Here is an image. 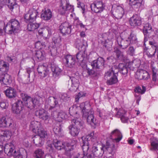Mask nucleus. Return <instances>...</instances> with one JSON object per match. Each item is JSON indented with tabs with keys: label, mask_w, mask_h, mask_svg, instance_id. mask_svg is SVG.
<instances>
[{
	"label": "nucleus",
	"mask_w": 158,
	"mask_h": 158,
	"mask_svg": "<svg viewBox=\"0 0 158 158\" xmlns=\"http://www.w3.org/2000/svg\"><path fill=\"white\" fill-rule=\"evenodd\" d=\"M86 94V93L84 92L81 91L79 92L78 94L75 96V102H78L79 99L81 98L85 97Z\"/></svg>",
	"instance_id": "53"
},
{
	"label": "nucleus",
	"mask_w": 158,
	"mask_h": 158,
	"mask_svg": "<svg viewBox=\"0 0 158 158\" xmlns=\"http://www.w3.org/2000/svg\"><path fill=\"white\" fill-rule=\"evenodd\" d=\"M137 40L136 35L134 34L133 31H131L129 35V37L128 38V40H127L130 45L136 43L137 42Z\"/></svg>",
	"instance_id": "40"
},
{
	"label": "nucleus",
	"mask_w": 158,
	"mask_h": 158,
	"mask_svg": "<svg viewBox=\"0 0 158 158\" xmlns=\"http://www.w3.org/2000/svg\"><path fill=\"white\" fill-rule=\"evenodd\" d=\"M0 127L13 128L14 127L13 121L10 118L6 119L5 117H2L0 118Z\"/></svg>",
	"instance_id": "16"
},
{
	"label": "nucleus",
	"mask_w": 158,
	"mask_h": 158,
	"mask_svg": "<svg viewBox=\"0 0 158 158\" xmlns=\"http://www.w3.org/2000/svg\"><path fill=\"white\" fill-rule=\"evenodd\" d=\"M67 4V0H61L60 6L58 8V12L61 15H64L67 13L65 7Z\"/></svg>",
	"instance_id": "33"
},
{
	"label": "nucleus",
	"mask_w": 158,
	"mask_h": 158,
	"mask_svg": "<svg viewBox=\"0 0 158 158\" xmlns=\"http://www.w3.org/2000/svg\"><path fill=\"white\" fill-rule=\"evenodd\" d=\"M135 49L133 46H130L129 47L127 52L131 56L135 55Z\"/></svg>",
	"instance_id": "61"
},
{
	"label": "nucleus",
	"mask_w": 158,
	"mask_h": 158,
	"mask_svg": "<svg viewBox=\"0 0 158 158\" xmlns=\"http://www.w3.org/2000/svg\"><path fill=\"white\" fill-rule=\"evenodd\" d=\"M73 124L68 127L69 133L73 136L78 135L80 129L84 127V124L80 118H76L72 120Z\"/></svg>",
	"instance_id": "7"
},
{
	"label": "nucleus",
	"mask_w": 158,
	"mask_h": 158,
	"mask_svg": "<svg viewBox=\"0 0 158 158\" xmlns=\"http://www.w3.org/2000/svg\"><path fill=\"white\" fill-rule=\"evenodd\" d=\"M142 23L141 18L138 15H135L131 17L129 20V23L131 26L134 27L140 26Z\"/></svg>",
	"instance_id": "18"
},
{
	"label": "nucleus",
	"mask_w": 158,
	"mask_h": 158,
	"mask_svg": "<svg viewBox=\"0 0 158 158\" xmlns=\"http://www.w3.org/2000/svg\"><path fill=\"white\" fill-rule=\"evenodd\" d=\"M113 15L116 19H121L124 14V10L121 6H117L114 11L112 12Z\"/></svg>",
	"instance_id": "19"
},
{
	"label": "nucleus",
	"mask_w": 158,
	"mask_h": 158,
	"mask_svg": "<svg viewBox=\"0 0 158 158\" xmlns=\"http://www.w3.org/2000/svg\"><path fill=\"white\" fill-rule=\"evenodd\" d=\"M77 108L76 107L74 108L72 107L69 108V113L71 115L74 116L75 114H78V112L76 111Z\"/></svg>",
	"instance_id": "58"
},
{
	"label": "nucleus",
	"mask_w": 158,
	"mask_h": 158,
	"mask_svg": "<svg viewBox=\"0 0 158 158\" xmlns=\"http://www.w3.org/2000/svg\"><path fill=\"white\" fill-rule=\"evenodd\" d=\"M69 82L71 83L70 85L71 87H69L70 84H68V87L70 90H74L75 88L77 89L79 83V80L74 77H70V80L69 81Z\"/></svg>",
	"instance_id": "25"
},
{
	"label": "nucleus",
	"mask_w": 158,
	"mask_h": 158,
	"mask_svg": "<svg viewBox=\"0 0 158 158\" xmlns=\"http://www.w3.org/2000/svg\"><path fill=\"white\" fill-rule=\"evenodd\" d=\"M45 52L40 50L36 51L34 57L37 60L39 61L43 60L45 57Z\"/></svg>",
	"instance_id": "35"
},
{
	"label": "nucleus",
	"mask_w": 158,
	"mask_h": 158,
	"mask_svg": "<svg viewBox=\"0 0 158 158\" xmlns=\"http://www.w3.org/2000/svg\"><path fill=\"white\" fill-rule=\"evenodd\" d=\"M142 1L143 0H129L130 4L134 6V8H136L141 6Z\"/></svg>",
	"instance_id": "48"
},
{
	"label": "nucleus",
	"mask_w": 158,
	"mask_h": 158,
	"mask_svg": "<svg viewBox=\"0 0 158 158\" xmlns=\"http://www.w3.org/2000/svg\"><path fill=\"white\" fill-rule=\"evenodd\" d=\"M47 104L45 105V109L51 112V115L54 118H57L56 121L62 123L63 120L66 118V114L60 110L61 104L59 102V98L54 97L50 96L46 102Z\"/></svg>",
	"instance_id": "2"
},
{
	"label": "nucleus",
	"mask_w": 158,
	"mask_h": 158,
	"mask_svg": "<svg viewBox=\"0 0 158 158\" xmlns=\"http://www.w3.org/2000/svg\"><path fill=\"white\" fill-rule=\"evenodd\" d=\"M151 146L152 150L158 151V139L155 138H152L151 140Z\"/></svg>",
	"instance_id": "45"
},
{
	"label": "nucleus",
	"mask_w": 158,
	"mask_h": 158,
	"mask_svg": "<svg viewBox=\"0 0 158 158\" xmlns=\"http://www.w3.org/2000/svg\"><path fill=\"white\" fill-rule=\"evenodd\" d=\"M12 135L11 132L8 130H0V153L4 150L5 153L9 156H13L14 158H23V151H26L23 149L16 150L14 145L11 143H4L2 141L7 140Z\"/></svg>",
	"instance_id": "1"
},
{
	"label": "nucleus",
	"mask_w": 158,
	"mask_h": 158,
	"mask_svg": "<svg viewBox=\"0 0 158 158\" xmlns=\"http://www.w3.org/2000/svg\"><path fill=\"white\" fill-rule=\"evenodd\" d=\"M114 52L115 54L117 60L123 61L124 60V57L123 52L117 48H115L114 49Z\"/></svg>",
	"instance_id": "37"
},
{
	"label": "nucleus",
	"mask_w": 158,
	"mask_h": 158,
	"mask_svg": "<svg viewBox=\"0 0 158 158\" xmlns=\"http://www.w3.org/2000/svg\"><path fill=\"white\" fill-rule=\"evenodd\" d=\"M83 141V145H82V148L83 152V155H87V152L89 150V146L92 140L90 141L88 140L89 138L86 139L84 138L83 137L82 138Z\"/></svg>",
	"instance_id": "26"
},
{
	"label": "nucleus",
	"mask_w": 158,
	"mask_h": 158,
	"mask_svg": "<svg viewBox=\"0 0 158 158\" xmlns=\"http://www.w3.org/2000/svg\"><path fill=\"white\" fill-rule=\"evenodd\" d=\"M63 61L66 67L70 68L73 67L75 63V58L70 55L65 56Z\"/></svg>",
	"instance_id": "20"
},
{
	"label": "nucleus",
	"mask_w": 158,
	"mask_h": 158,
	"mask_svg": "<svg viewBox=\"0 0 158 158\" xmlns=\"http://www.w3.org/2000/svg\"><path fill=\"white\" fill-rule=\"evenodd\" d=\"M52 16V13L50 9H44L41 12V18L45 20H48L51 19Z\"/></svg>",
	"instance_id": "28"
},
{
	"label": "nucleus",
	"mask_w": 158,
	"mask_h": 158,
	"mask_svg": "<svg viewBox=\"0 0 158 158\" xmlns=\"http://www.w3.org/2000/svg\"><path fill=\"white\" fill-rule=\"evenodd\" d=\"M156 48H150L149 49L144 48L143 51L144 56H147L149 58H152L154 57L156 51Z\"/></svg>",
	"instance_id": "27"
},
{
	"label": "nucleus",
	"mask_w": 158,
	"mask_h": 158,
	"mask_svg": "<svg viewBox=\"0 0 158 158\" xmlns=\"http://www.w3.org/2000/svg\"><path fill=\"white\" fill-rule=\"evenodd\" d=\"M129 35L126 32L124 31L122 33L120 37L118 38H121L123 40H128Z\"/></svg>",
	"instance_id": "60"
},
{
	"label": "nucleus",
	"mask_w": 158,
	"mask_h": 158,
	"mask_svg": "<svg viewBox=\"0 0 158 158\" xmlns=\"http://www.w3.org/2000/svg\"><path fill=\"white\" fill-rule=\"evenodd\" d=\"M35 114L36 116L43 120H47L49 118V114L44 109L36 110Z\"/></svg>",
	"instance_id": "24"
},
{
	"label": "nucleus",
	"mask_w": 158,
	"mask_h": 158,
	"mask_svg": "<svg viewBox=\"0 0 158 158\" xmlns=\"http://www.w3.org/2000/svg\"><path fill=\"white\" fill-rule=\"evenodd\" d=\"M66 10L67 13H68L69 12H72L74 10V8L73 6L69 4L67 1V4L65 6Z\"/></svg>",
	"instance_id": "54"
},
{
	"label": "nucleus",
	"mask_w": 158,
	"mask_h": 158,
	"mask_svg": "<svg viewBox=\"0 0 158 158\" xmlns=\"http://www.w3.org/2000/svg\"><path fill=\"white\" fill-rule=\"evenodd\" d=\"M83 74V76L86 77L90 78L97 76L98 73L97 72L94 71L93 69H90L86 66Z\"/></svg>",
	"instance_id": "21"
},
{
	"label": "nucleus",
	"mask_w": 158,
	"mask_h": 158,
	"mask_svg": "<svg viewBox=\"0 0 158 158\" xmlns=\"http://www.w3.org/2000/svg\"><path fill=\"white\" fill-rule=\"evenodd\" d=\"M46 45L45 43L44 42H41L40 41H38L36 42L35 44V47L37 49H41L42 48L45 47Z\"/></svg>",
	"instance_id": "52"
},
{
	"label": "nucleus",
	"mask_w": 158,
	"mask_h": 158,
	"mask_svg": "<svg viewBox=\"0 0 158 158\" xmlns=\"http://www.w3.org/2000/svg\"><path fill=\"white\" fill-rule=\"evenodd\" d=\"M77 140L75 139H71L69 142L65 143V151L70 152L73 150L74 147L76 146Z\"/></svg>",
	"instance_id": "29"
},
{
	"label": "nucleus",
	"mask_w": 158,
	"mask_h": 158,
	"mask_svg": "<svg viewBox=\"0 0 158 158\" xmlns=\"http://www.w3.org/2000/svg\"><path fill=\"white\" fill-rule=\"evenodd\" d=\"M44 152L41 149L38 148L34 152V156L35 158H44Z\"/></svg>",
	"instance_id": "46"
},
{
	"label": "nucleus",
	"mask_w": 158,
	"mask_h": 158,
	"mask_svg": "<svg viewBox=\"0 0 158 158\" xmlns=\"http://www.w3.org/2000/svg\"><path fill=\"white\" fill-rule=\"evenodd\" d=\"M75 45L76 48L78 50L85 51L87 45L86 42L85 41L82 43L80 40L78 39L76 40L75 43Z\"/></svg>",
	"instance_id": "31"
},
{
	"label": "nucleus",
	"mask_w": 158,
	"mask_h": 158,
	"mask_svg": "<svg viewBox=\"0 0 158 158\" xmlns=\"http://www.w3.org/2000/svg\"><path fill=\"white\" fill-rule=\"evenodd\" d=\"M37 131L38 133V135H37L39 136L41 138L44 139V138L47 135L46 131L41 128L38 129Z\"/></svg>",
	"instance_id": "51"
},
{
	"label": "nucleus",
	"mask_w": 158,
	"mask_h": 158,
	"mask_svg": "<svg viewBox=\"0 0 158 158\" xmlns=\"http://www.w3.org/2000/svg\"><path fill=\"white\" fill-rule=\"evenodd\" d=\"M8 103L6 100L0 102V107L2 109H6L8 108Z\"/></svg>",
	"instance_id": "55"
},
{
	"label": "nucleus",
	"mask_w": 158,
	"mask_h": 158,
	"mask_svg": "<svg viewBox=\"0 0 158 158\" xmlns=\"http://www.w3.org/2000/svg\"><path fill=\"white\" fill-rule=\"evenodd\" d=\"M123 135L120 131L116 129L111 132L110 135V139L108 141L111 142L114 145V143H118L122 139Z\"/></svg>",
	"instance_id": "10"
},
{
	"label": "nucleus",
	"mask_w": 158,
	"mask_h": 158,
	"mask_svg": "<svg viewBox=\"0 0 158 158\" xmlns=\"http://www.w3.org/2000/svg\"><path fill=\"white\" fill-rule=\"evenodd\" d=\"M62 123L56 121V124L53 126V131L55 134H58L61 133Z\"/></svg>",
	"instance_id": "39"
},
{
	"label": "nucleus",
	"mask_w": 158,
	"mask_h": 158,
	"mask_svg": "<svg viewBox=\"0 0 158 158\" xmlns=\"http://www.w3.org/2000/svg\"><path fill=\"white\" fill-rule=\"evenodd\" d=\"M53 145L56 148L59 150L62 149H64L65 150V145L61 141L57 140L56 142H54Z\"/></svg>",
	"instance_id": "44"
},
{
	"label": "nucleus",
	"mask_w": 158,
	"mask_h": 158,
	"mask_svg": "<svg viewBox=\"0 0 158 158\" xmlns=\"http://www.w3.org/2000/svg\"><path fill=\"white\" fill-rule=\"evenodd\" d=\"M49 67L52 72L53 75L55 77H58L60 73L61 70L58 66L54 63L49 64Z\"/></svg>",
	"instance_id": "23"
},
{
	"label": "nucleus",
	"mask_w": 158,
	"mask_h": 158,
	"mask_svg": "<svg viewBox=\"0 0 158 158\" xmlns=\"http://www.w3.org/2000/svg\"><path fill=\"white\" fill-rule=\"evenodd\" d=\"M61 99L64 101H68L69 100L70 96L66 93H62L61 94Z\"/></svg>",
	"instance_id": "59"
},
{
	"label": "nucleus",
	"mask_w": 158,
	"mask_h": 158,
	"mask_svg": "<svg viewBox=\"0 0 158 158\" xmlns=\"http://www.w3.org/2000/svg\"><path fill=\"white\" fill-rule=\"evenodd\" d=\"M126 112L122 110H119L117 112L116 116L118 118H121L125 115Z\"/></svg>",
	"instance_id": "62"
},
{
	"label": "nucleus",
	"mask_w": 158,
	"mask_h": 158,
	"mask_svg": "<svg viewBox=\"0 0 158 158\" xmlns=\"http://www.w3.org/2000/svg\"><path fill=\"white\" fill-rule=\"evenodd\" d=\"M20 95L21 98L24 102L25 106L28 108L31 109H33L32 98L23 92L21 93Z\"/></svg>",
	"instance_id": "14"
},
{
	"label": "nucleus",
	"mask_w": 158,
	"mask_h": 158,
	"mask_svg": "<svg viewBox=\"0 0 158 158\" xmlns=\"http://www.w3.org/2000/svg\"><path fill=\"white\" fill-rule=\"evenodd\" d=\"M37 14L38 12L36 10L29 11L28 13L24 15V18L25 21L27 23H28L34 21L36 19Z\"/></svg>",
	"instance_id": "17"
},
{
	"label": "nucleus",
	"mask_w": 158,
	"mask_h": 158,
	"mask_svg": "<svg viewBox=\"0 0 158 158\" xmlns=\"http://www.w3.org/2000/svg\"><path fill=\"white\" fill-rule=\"evenodd\" d=\"M45 29L43 28H39L38 29L36 30V32H37L38 35L41 36H43V32L44 31Z\"/></svg>",
	"instance_id": "63"
},
{
	"label": "nucleus",
	"mask_w": 158,
	"mask_h": 158,
	"mask_svg": "<svg viewBox=\"0 0 158 158\" xmlns=\"http://www.w3.org/2000/svg\"><path fill=\"white\" fill-rule=\"evenodd\" d=\"M115 145L110 141H107L105 144H102L100 150H98V148L95 146L92 147V152L94 155L96 157H101L103 156L104 151H107L111 155L114 153Z\"/></svg>",
	"instance_id": "5"
},
{
	"label": "nucleus",
	"mask_w": 158,
	"mask_h": 158,
	"mask_svg": "<svg viewBox=\"0 0 158 158\" xmlns=\"http://www.w3.org/2000/svg\"><path fill=\"white\" fill-rule=\"evenodd\" d=\"M6 4L10 10L17 7V4L15 0H6Z\"/></svg>",
	"instance_id": "42"
},
{
	"label": "nucleus",
	"mask_w": 158,
	"mask_h": 158,
	"mask_svg": "<svg viewBox=\"0 0 158 158\" xmlns=\"http://www.w3.org/2000/svg\"><path fill=\"white\" fill-rule=\"evenodd\" d=\"M32 102L33 103V108H37V106H40V103L39 99L35 98L34 99L32 98Z\"/></svg>",
	"instance_id": "56"
},
{
	"label": "nucleus",
	"mask_w": 158,
	"mask_h": 158,
	"mask_svg": "<svg viewBox=\"0 0 158 158\" xmlns=\"http://www.w3.org/2000/svg\"><path fill=\"white\" fill-rule=\"evenodd\" d=\"M81 51H83L79 50V52L76 55V58L78 61H82L84 59V56L83 55L82 52Z\"/></svg>",
	"instance_id": "57"
},
{
	"label": "nucleus",
	"mask_w": 158,
	"mask_h": 158,
	"mask_svg": "<svg viewBox=\"0 0 158 158\" xmlns=\"http://www.w3.org/2000/svg\"><path fill=\"white\" fill-rule=\"evenodd\" d=\"M29 23L27 25V29L29 31H36V29L39 27L40 25L37 23H33L32 22Z\"/></svg>",
	"instance_id": "43"
},
{
	"label": "nucleus",
	"mask_w": 158,
	"mask_h": 158,
	"mask_svg": "<svg viewBox=\"0 0 158 158\" xmlns=\"http://www.w3.org/2000/svg\"><path fill=\"white\" fill-rule=\"evenodd\" d=\"M114 52L115 54L117 60L123 61L124 60V57L123 52L117 48H115L114 49Z\"/></svg>",
	"instance_id": "36"
},
{
	"label": "nucleus",
	"mask_w": 158,
	"mask_h": 158,
	"mask_svg": "<svg viewBox=\"0 0 158 158\" xmlns=\"http://www.w3.org/2000/svg\"><path fill=\"white\" fill-rule=\"evenodd\" d=\"M83 117L87 118V121L91 125L95 126L97 123L94 116V112L91 109V106L88 102L81 103L79 107Z\"/></svg>",
	"instance_id": "4"
},
{
	"label": "nucleus",
	"mask_w": 158,
	"mask_h": 158,
	"mask_svg": "<svg viewBox=\"0 0 158 158\" xmlns=\"http://www.w3.org/2000/svg\"><path fill=\"white\" fill-rule=\"evenodd\" d=\"M34 75V72L32 70V69L28 68L27 69L26 72L24 74L25 80L28 81H30V77L31 76V77H33Z\"/></svg>",
	"instance_id": "41"
},
{
	"label": "nucleus",
	"mask_w": 158,
	"mask_h": 158,
	"mask_svg": "<svg viewBox=\"0 0 158 158\" xmlns=\"http://www.w3.org/2000/svg\"><path fill=\"white\" fill-rule=\"evenodd\" d=\"M3 29L5 32L7 31V33L12 34L17 32L20 30V23L15 19H12L8 22L6 24H5Z\"/></svg>",
	"instance_id": "8"
},
{
	"label": "nucleus",
	"mask_w": 158,
	"mask_h": 158,
	"mask_svg": "<svg viewBox=\"0 0 158 158\" xmlns=\"http://www.w3.org/2000/svg\"><path fill=\"white\" fill-rule=\"evenodd\" d=\"M149 75L148 72L143 70H138L135 76L136 78L139 80L148 79Z\"/></svg>",
	"instance_id": "22"
},
{
	"label": "nucleus",
	"mask_w": 158,
	"mask_h": 158,
	"mask_svg": "<svg viewBox=\"0 0 158 158\" xmlns=\"http://www.w3.org/2000/svg\"><path fill=\"white\" fill-rule=\"evenodd\" d=\"M5 94L6 96L8 98H12L16 97L17 92L15 89L10 87L5 91Z\"/></svg>",
	"instance_id": "32"
},
{
	"label": "nucleus",
	"mask_w": 158,
	"mask_h": 158,
	"mask_svg": "<svg viewBox=\"0 0 158 158\" xmlns=\"http://www.w3.org/2000/svg\"><path fill=\"white\" fill-rule=\"evenodd\" d=\"M72 26V25L67 22H64L61 24L59 27V30L63 35H69L71 33Z\"/></svg>",
	"instance_id": "13"
},
{
	"label": "nucleus",
	"mask_w": 158,
	"mask_h": 158,
	"mask_svg": "<svg viewBox=\"0 0 158 158\" xmlns=\"http://www.w3.org/2000/svg\"><path fill=\"white\" fill-rule=\"evenodd\" d=\"M40 123L39 122L36 121H32L31 122L30 126L33 129V130H37L40 127Z\"/></svg>",
	"instance_id": "47"
},
{
	"label": "nucleus",
	"mask_w": 158,
	"mask_h": 158,
	"mask_svg": "<svg viewBox=\"0 0 158 158\" xmlns=\"http://www.w3.org/2000/svg\"><path fill=\"white\" fill-rule=\"evenodd\" d=\"M105 60L102 57H99L96 60H93L91 63L92 69H102L104 68Z\"/></svg>",
	"instance_id": "15"
},
{
	"label": "nucleus",
	"mask_w": 158,
	"mask_h": 158,
	"mask_svg": "<svg viewBox=\"0 0 158 158\" xmlns=\"http://www.w3.org/2000/svg\"><path fill=\"white\" fill-rule=\"evenodd\" d=\"M24 109V103L20 99L17 100L12 105V110L14 114H22Z\"/></svg>",
	"instance_id": "9"
},
{
	"label": "nucleus",
	"mask_w": 158,
	"mask_h": 158,
	"mask_svg": "<svg viewBox=\"0 0 158 158\" xmlns=\"http://www.w3.org/2000/svg\"><path fill=\"white\" fill-rule=\"evenodd\" d=\"M116 41L120 48L125 49L130 45L127 40H123L121 38H117Z\"/></svg>",
	"instance_id": "30"
},
{
	"label": "nucleus",
	"mask_w": 158,
	"mask_h": 158,
	"mask_svg": "<svg viewBox=\"0 0 158 158\" xmlns=\"http://www.w3.org/2000/svg\"><path fill=\"white\" fill-rule=\"evenodd\" d=\"M114 52L115 54L117 60L123 61L124 60V57L123 52L117 48H115L114 49Z\"/></svg>",
	"instance_id": "38"
},
{
	"label": "nucleus",
	"mask_w": 158,
	"mask_h": 158,
	"mask_svg": "<svg viewBox=\"0 0 158 158\" xmlns=\"http://www.w3.org/2000/svg\"><path fill=\"white\" fill-rule=\"evenodd\" d=\"M53 144H52L51 143L48 144L47 145L46 148L49 151L50 153L53 152Z\"/></svg>",
	"instance_id": "64"
},
{
	"label": "nucleus",
	"mask_w": 158,
	"mask_h": 158,
	"mask_svg": "<svg viewBox=\"0 0 158 158\" xmlns=\"http://www.w3.org/2000/svg\"><path fill=\"white\" fill-rule=\"evenodd\" d=\"M9 69V65L5 62L0 61V83L2 85H7L10 83V76L7 73Z\"/></svg>",
	"instance_id": "6"
},
{
	"label": "nucleus",
	"mask_w": 158,
	"mask_h": 158,
	"mask_svg": "<svg viewBox=\"0 0 158 158\" xmlns=\"http://www.w3.org/2000/svg\"><path fill=\"white\" fill-rule=\"evenodd\" d=\"M90 6L92 11L95 13H98L103 10L105 5L101 1H96L91 4Z\"/></svg>",
	"instance_id": "12"
},
{
	"label": "nucleus",
	"mask_w": 158,
	"mask_h": 158,
	"mask_svg": "<svg viewBox=\"0 0 158 158\" xmlns=\"http://www.w3.org/2000/svg\"><path fill=\"white\" fill-rule=\"evenodd\" d=\"M49 65L44 63L39 65L37 70L40 78H43L48 76L49 73Z\"/></svg>",
	"instance_id": "11"
},
{
	"label": "nucleus",
	"mask_w": 158,
	"mask_h": 158,
	"mask_svg": "<svg viewBox=\"0 0 158 158\" xmlns=\"http://www.w3.org/2000/svg\"><path fill=\"white\" fill-rule=\"evenodd\" d=\"M33 143L38 147L42 146L44 144V139L41 138L39 136L35 135L32 138Z\"/></svg>",
	"instance_id": "34"
},
{
	"label": "nucleus",
	"mask_w": 158,
	"mask_h": 158,
	"mask_svg": "<svg viewBox=\"0 0 158 158\" xmlns=\"http://www.w3.org/2000/svg\"><path fill=\"white\" fill-rule=\"evenodd\" d=\"M146 91L145 87L142 86V87L138 86L134 89V91L137 94H142L144 93Z\"/></svg>",
	"instance_id": "49"
},
{
	"label": "nucleus",
	"mask_w": 158,
	"mask_h": 158,
	"mask_svg": "<svg viewBox=\"0 0 158 158\" xmlns=\"http://www.w3.org/2000/svg\"><path fill=\"white\" fill-rule=\"evenodd\" d=\"M118 67V69L114 66L105 73L104 78L107 80L106 83L108 85L114 84L118 82L117 76L119 72L123 75L127 74L128 67L126 64L120 63Z\"/></svg>",
	"instance_id": "3"
},
{
	"label": "nucleus",
	"mask_w": 158,
	"mask_h": 158,
	"mask_svg": "<svg viewBox=\"0 0 158 158\" xmlns=\"http://www.w3.org/2000/svg\"><path fill=\"white\" fill-rule=\"evenodd\" d=\"M152 29V27L151 25L149 23H147L145 25L144 27L143 32V34H149L151 31Z\"/></svg>",
	"instance_id": "50"
}]
</instances>
